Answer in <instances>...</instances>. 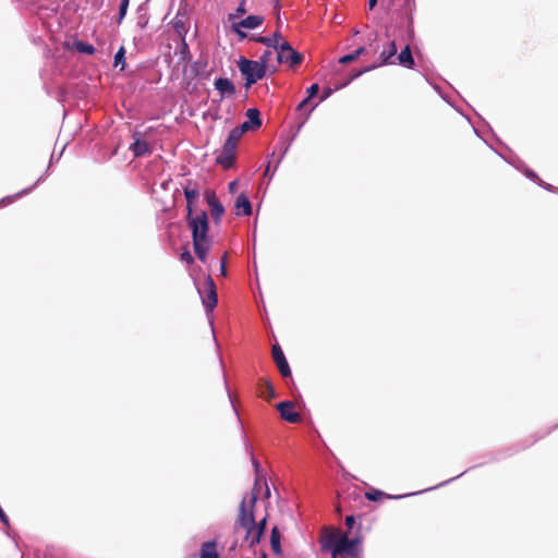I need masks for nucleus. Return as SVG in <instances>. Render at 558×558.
Instances as JSON below:
<instances>
[{
	"mask_svg": "<svg viewBox=\"0 0 558 558\" xmlns=\"http://www.w3.org/2000/svg\"><path fill=\"white\" fill-rule=\"evenodd\" d=\"M355 524V519L353 515H347L345 517V525L349 530H351Z\"/></svg>",
	"mask_w": 558,
	"mask_h": 558,
	"instance_id": "obj_40",
	"label": "nucleus"
},
{
	"mask_svg": "<svg viewBox=\"0 0 558 558\" xmlns=\"http://www.w3.org/2000/svg\"><path fill=\"white\" fill-rule=\"evenodd\" d=\"M364 52H365V48L364 47H359L357 49L354 50V54H355L356 58H359Z\"/></svg>",
	"mask_w": 558,
	"mask_h": 558,
	"instance_id": "obj_46",
	"label": "nucleus"
},
{
	"mask_svg": "<svg viewBox=\"0 0 558 558\" xmlns=\"http://www.w3.org/2000/svg\"><path fill=\"white\" fill-rule=\"evenodd\" d=\"M384 493L381 490L374 489L373 492H367L365 494L366 498L371 501H378L381 499Z\"/></svg>",
	"mask_w": 558,
	"mask_h": 558,
	"instance_id": "obj_33",
	"label": "nucleus"
},
{
	"mask_svg": "<svg viewBox=\"0 0 558 558\" xmlns=\"http://www.w3.org/2000/svg\"><path fill=\"white\" fill-rule=\"evenodd\" d=\"M464 473H465V472H462V473H460L459 475H457V476H454V477H452V478H449V480H447V481H445V482H442V483H440V484H438V485L434 486L433 488H437V487L444 486V485H446V484L450 483L451 481H453V480H456V478L460 477V476H461V475H463Z\"/></svg>",
	"mask_w": 558,
	"mask_h": 558,
	"instance_id": "obj_45",
	"label": "nucleus"
},
{
	"mask_svg": "<svg viewBox=\"0 0 558 558\" xmlns=\"http://www.w3.org/2000/svg\"><path fill=\"white\" fill-rule=\"evenodd\" d=\"M322 549L330 553L332 558H359L362 539L359 536L349 538L348 533H330L324 537Z\"/></svg>",
	"mask_w": 558,
	"mask_h": 558,
	"instance_id": "obj_2",
	"label": "nucleus"
},
{
	"mask_svg": "<svg viewBox=\"0 0 558 558\" xmlns=\"http://www.w3.org/2000/svg\"><path fill=\"white\" fill-rule=\"evenodd\" d=\"M225 384H226L227 390H229V389H228V386H227V381H226V380H225ZM228 397L231 399V393H230V391H228Z\"/></svg>",
	"mask_w": 558,
	"mask_h": 558,
	"instance_id": "obj_57",
	"label": "nucleus"
},
{
	"mask_svg": "<svg viewBox=\"0 0 558 558\" xmlns=\"http://www.w3.org/2000/svg\"><path fill=\"white\" fill-rule=\"evenodd\" d=\"M304 57L294 50L288 41H283L277 51V61L279 63H288L291 68L301 64Z\"/></svg>",
	"mask_w": 558,
	"mask_h": 558,
	"instance_id": "obj_7",
	"label": "nucleus"
},
{
	"mask_svg": "<svg viewBox=\"0 0 558 558\" xmlns=\"http://www.w3.org/2000/svg\"><path fill=\"white\" fill-rule=\"evenodd\" d=\"M246 117L248 119L247 122H250L254 129H257L262 125L260 112L258 109H248L246 112Z\"/></svg>",
	"mask_w": 558,
	"mask_h": 558,
	"instance_id": "obj_24",
	"label": "nucleus"
},
{
	"mask_svg": "<svg viewBox=\"0 0 558 558\" xmlns=\"http://www.w3.org/2000/svg\"><path fill=\"white\" fill-rule=\"evenodd\" d=\"M209 324H210L211 330H214V322L211 319L209 320ZM213 335L215 336V331H213ZM214 339L216 340L215 337H214Z\"/></svg>",
	"mask_w": 558,
	"mask_h": 558,
	"instance_id": "obj_55",
	"label": "nucleus"
},
{
	"mask_svg": "<svg viewBox=\"0 0 558 558\" xmlns=\"http://www.w3.org/2000/svg\"><path fill=\"white\" fill-rule=\"evenodd\" d=\"M396 64H400L407 69H413L415 65V61L410 48V45H407L398 56H396Z\"/></svg>",
	"mask_w": 558,
	"mask_h": 558,
	"instance_id": "obj_16",
	"label": "nucleus"
},
{
	"mask_svg": "<svg viewBox=\"0 0 558 558\" xmlns=\"http://www.w3.org/2000/svg\"><path fill=\"white\" fill-rule=\"evenodd\" d=\"M136 14H137V22H136L137 26L141 29L146 28V26L148 25V22H149V13H148L147 4L146 3H142L137 8Z\"/></svg>",
	"mask_w": 558,
	"mask_h": 558,
	"instance_id": "obj_21",
	"label": "nucleus"
},
{
	"mask_svg": "<svg viewBox=\"0 0 558 558\" xmlns=\"http://www.w3.org/2000/svg\"><path fill=\"white\" fill-rule=\"evenodd\" d=\"M189 52H190L189 51V46H187V44L185 41V38L183 37L182 38V43H181V48H180V54H181L180 59L181 60H185L186 56L189 54Z\"/></svg>",
	"mask_w": 558,
	"mask_h": 558,
	"instance_id": "obj_36",
	"label": "nucleus"
},
{
	"mask_svg": "<svg viewBox=\"0 0 558 558\" xmlns=\"http://www.w3.org/2000/svg\"><path fill=\"white\" fill-rule=\"evenodd\" d=\"M217 162L223 166L225 168H231L234 162V153L229 154L226 150L221 149L220 155L217 157Z\"/></svg>",
	"mask_w": 558,
	"mask_h": 558,
	"instance_id": "obj_25",
	"label": "nucleus"
},
{
	"mask_svg": "<svg viewBox=\"0 0 558 558\" xmlns=\"http://www.w3.org/2000/svg\"><path fill=\"white\" fill-rule=\"evenodd\" d=\"M41 181H43V177H39V178L37 179V181H36L33 185H31L29 187H26V189L22 190L21 192H19V193H17V194H15L14 196H9V197H7V198H8V199H10V201H13V199H15V198H17V197H21V196H23V195H26V194L31 193V192L35 189V186H36L38 183H40Z\"/></svg>",
	"mask_w": 558,
	"mask_h": 558,
	"instance_id": "obj_29",
	"label": "nucleus"
},
{
	"mask_svg": "<svg viewBox=\"0 0 558 558\" xmlns=\"http://www.w3.org/2000/svg\"><path fill=\"white\" fill-rule=\"evenodd\" d=\"M236 185H238L236 181H232V182H230V183H229V191H230L231 193L235 192V190H236Z\"/></svg>",
	"mask_w": 558,
	"mask_h": 558,
	"instance_id": "obj_47",
	"label": "nucleus"
},
{
	"mask_svg": "<svg viewBox=\"0 0 558 558\" xmlns=\"http://www.w3.org/2000/svg\"><path fill=\"white\" fill-rule=\"evenodd\" d=\"M303 125H304V121L299 124V126L296 128L295 133L290 138H287L284 136H280L279 142L276 145V148H275V150L271 154V158L275 157L278 154V158H277V161H276V165H275V169L278 168V166L280 165V162L284 158L286 154L290 149V146H291L292 142L294 141V137L300 132V130L303 128Z\"/></svg>",
	"mask_w": 558,
	"mask_h": 558,
	"instance_id": "obj_8",
	"label": "nucleus"
},
{
	"mask_svg": "<svg viewBox=\"0 0 558 558\" xmlns=\"http://www.w3.org/2000/svg\"><path fill=\"white\" fill-rule=\"evenodd\" d=\"M74 46H75V49L81 53L94 54L96 51L95 47L92 44H88V43H85L82 40L75 41Z\"/></svg>",
	"mask_w": 558,
	"mask_h": 558,
	"instance_id": "obj_26",
	"label": "nucleus"
},
{
	"mask_svg": "<svg viewBox=\"0 0 558 558\" xmlns=\"http://www.w3.org/2000/svg\"><path fill=\"white\" fill-rule=\"evenodd\" d=\"M242 136V131H239L236 128L232 129L227 137V140L232 141L238 144V141Z\"/></svg>",
	"mask_w": 558,
	"mask_h": 558,
	"instance_id": "obj_34",
	"label": "nucleus"
},
{
	"mask_svg": "<svg viewBox=\"0 0 558 558\" xmlns=\"http://www.w3.org/2000/svg\"><path fill=\"white\" fill-rule=\"evenodd\" d=\"M0 521H1L4 525H7V526H9V525H10L9 518H8V515L5 514V512L3 511V509H2V510H0Z\"/></svg>",
	"mask_w": 558,
	"mask_h": 558,
	"instance_id": "obj_43",
	"label": "nucleus"
},
{
	"mask_svg": "<svg viewBox=\"0 0 558 558\" xmlns=\"http://www.w3.org/2000/svg\"><path fill=\"white\" fill-rule=\"evenodd\" d=\"M310 102V99L308 98H304L296 107V110L298 111H302L305 109V107L308 105Z\"/></svg>",
	"mask_w": 558,
	"mask_h": 558,
	"instance_id": "obj_44",
	"label": "nucleus"
},
{
	"mask_svg": "<svg viewBox=\"0 0 558 558\" xmlns=\"http://www.w3.org/2000/svg\"><path fill=\"white\" fill-rule=\"evenodd\" d=\"M181 259H182V260H185V262H186V263H189V264H190V263H193V260H194V259H193V256L191 255V253H190V252H184V253H182V254H181Z\"/></svg>",
	"mask_w": 558,
	"mask_h": 558,
	"instance_id": "obj_42",
	"label": "nucleus"
},
{
	"mask_svg": "<svg viewBox=\"0 0 558 558\" xmlns=\"http://www.w3.org/2000/svg\"><path fill=\"white\" fill-rule=\"evenodd\" d=\"M267 388H268L270 395L274 396L275 395V390H274L272 386L269 383H267Z\"/></svg>",
	"mask_w": 558,
	"mask_h": 558,
	"instance_id": "obj_52",
	"label": "nucleus"
},
{
	"mask_svg": "<svg viewBox=\"0 0 558 558\" xmlns=\"http://www.w3.org/2000/svg\"><path fill=\"white\" fill-rule=\"evenodd\" d=\"M216 547L217 545L214 541L203 543L199 551V558H219Z\"/></svg>",
	"mask_w": 558,
	"mask_h": 558,
	"instance_id": "obj_20",
	"label": "nucleus"
},
{
	"mask_svg": "<svg viewBox=\"0 0 558 558\" xmlns=\"http://www.w3.org/2000/svg\"><path fill=\"white\" fill-rule=\"evenodd\" d=\"M186 221L192 232L194 252L201 262H205L211 246V241L208 238L207 214L205 210H201L196 215L187 214Z\"/></svg>",
	"mask_w": 558,
	"mask_h": 558,
	"instance_id": "obj_3",
	"label": "nucleus"
},
{
	"mask_svg": "<svg viewBox=\"0 0 558 558\" xmlns=\"http://www.w3.org/2000/svg\"><path fill=\"white\" fill-rule=\"evenodd\" d=\"M271 56H272V51L268 48L263 52V54L259 57V60L257 61V63H263L266 71H267V63H268L269 59L271 58Z\"/></svg>",
	"mask_w": 558,
	"mask_h": 558,
	"instance_id": "obj_32",
	"label": "nucleus"
},
{
	"mask_svg": "<svg viewBox=\"0 0 558 558\" xmlns=\"http://www.w3.org/2000/svg\"><path fill=\"white\" fill-rule=\"evenodd\" d=\"M121 65V70L125 66V50L121 47L114 54V66Z\"/></svg>",
	"mask_w": 558,
	"mask_h": 558,
	"instance_id": "obj_27",
	"label": "nucleus"
},
{
	"mask_svg": "<svg viewBox=\"0 0 558 558\" xmlns=\"http://www.w3.org/2000/svg\"><path fill=\"white\" fill-rule=\"evenodd\" d=\"M275 171H276V169H275L272 172H275ZM269 173H270V162H268V165H267V167H266V170H265V173H264V174H265V175H269ZM272 175H274V173H271V174H270V178H271Z\"/></svg>",
	"mask_w": 558,
	"mask_h": 558,
	"instance_id": "obj_50",
	"label": "nucleus"
},
{
	"mask_svg": "<svg viewBox=\"0 0 558 558\" xmlns=\"http://www.w3.org/2000/svg\"><path fill=\"white\" fill-rule=\"evenodd\" d=\"M281 534H280V531L278 530L277 526H274L271 529V534H270V546H271V549L275 554H280L281 553Z\"/></svg>",
	"mask_w": 558,
	"mask_h": 558,
	"instance_id": "obj_23",
	"label": "nucleus"
},
{
	"mask_svg": "<svg viewBox=\"0 0 558 558\" xmlns=\"http://www.w3.org/2000/svg\"><path fill=\"white\" fill-rule=\"evenodd\" d=\"M281 34L275 32L271 36H253L252 39L256 43L265 45L267 48H272L276 52L279 50L281 44L278 43Z\"/></svg>",
	"mask_w": 558,
	"mask_h": 558,
	"instance_id": "obj_17",
	"label": "nucleus"
},
{
	"mask_svg": "<svg viewBox=\"0 0 558 558\" xmlns=\"http://www.w3.org/2000/svg\"><path fill=\"white\" fill-rule=\"evenodd\" d=\"M377 1L378 0H368V8H369V10H373L376 7Z\"/></svg>",
	"mask_w": 558,
	"mask_h": 558,
	"instance_id": "obj_49",
	"label": "nucleus"
},
{
	"mask_svg": "<svg viewBox=\"0 0 558 558\" xmlns=\"http://www.w3.org/2000/svg\"><path fill=\"white\" fill-rule=\"evenodd\" d=\"M243 433V440H244V448L246 453L251 457V462L254 468L256 478L254 483V488L251 493L246 494L240 504L239 509V519L235 522V533L236 534H243V542L248 547L254 546L257 544L260 539V536L263 535V526H257V523L255 521L254 517V507L257 501L258 497V490H259V471H260V464L258 460L255 458L252 446L247 442V437L244 432Z\"/></svg>",
	"mask_w": 558,
	"mask_h": 558,
	"instance_id": "obj_1",
	"label": "nucleus"
},
{
	"mask_svg": "<svg viewBox=\"0 0 558 558\" xmlns=\"http://www.w3.org/2000/svg\"><path fill=\"white\" fill-rule=\"evenodd\" d=\"M331 93H332V90H331L330 88L324 89L323 94H322V95H320V97H319L318 102H316L315 105H313V106L310 108V110H308V112H307V116H306V119L308 118V116L311 114V112L315 109V107H316L319 102H322V101L326 100V99L331 95Z\"/></svg>",
	"mask_w": 558,
	"mask_h": 558,
	"instance_id": "obj_31",
	"label": "nucleus"
},
{
	"mask_svg": "<svg viewBox=\"0 0 558 558\" xmlns=\"http://www.w3.org/2000/svg\"><path fill=\"white\" fill-rule=\"evenodd\" d=\"M220 274L221 276L226 277L227 276V267L225 264H220Z\"/></svg>",
	"mask_w": 558,
	"mask_h": 558,
	"instance_id": "obj_48",
	"label": "nucleus"
},
{
	"mask_svg": "<svg viewBox=\"0 0 558 558\" xmlns=\"http://www.w3.org/2000/svg\"><path fill=\"white\" fill-rule=\"evenodd\" d=\"M355 59H356V57H355L354 51H353L351 53L342 56L339 59V63L347 64V63H350V62L354 61Z\"/></svg>",
	"mask_w": 558,
	"mask_h": 558,
	"instance_id": "obj_38",
	"label": "nucleus"
},
{
	"mask_svg": "<svg viewBox=\"0 0 558 558\" xmlns=\"http://www.w3.org/2000/svg\"><path fill=\"white\" fill-rule=\"evenodd\" d=\"M430 489H434V488L433 487L427 488V490H430ZM424 492H426V489H424ZM420 494H423V490H420Z\"/></svg>",
	"mask_w": 558,
	"mask_h": 558,
	"instance_id": "obj_59",
	"label": "nucleus"
},
{
	"mask_svg": "<svg viewBox=\"0 0 558 558\" xmlns=\"http://www.w3.org/2000/svg\"><path fill=\"white\" fill-rule=\"evenodd\" d=\"M205 199L210 208V214L215 225H219L225 214V206L220 203L214 191H206Z\"/></svg>",
	"mask_w": 558,
	"mask_h": 558,
	"instance_id": "obj_10",
	"label": "nucleus"
},
{
	"mask_svg": "<svg viewBox=\"0 0 558 558\" xmlns=\"http://www.w3.org/2000/svg\"><path fill=\"white\" fill-rule=\"evenodd\" d=\"M264 482H266V480ZM265 486H266L265 495L268 498L270 496V490H269V487L267 486V483H265Z\"/></svg>",
	"mask_w": 558,
	"mask_h": 558,
	"instance_id": "obj_54",
	"label": "nucleus"
},
{
	"mask_svg": "<svg viewBox=\"0 0 558 558\" xmlns=\"http://www.w3.org/2000/svg\"><path fill=\"white\" fill-rule=\"evenodd\" d=\"M191 181H189V184L186 186L183 187V193H184V196H185V199H186V210H187V214H192L193 213V205H194V202L198 198L199 196V191L198 189L196 187H191Z\"/></svg>",
	"mask_w": 558,
	"mask_h": 558,
	"instance_id": "obj_18",
	"label": "nucleus"
},
{
	"mask_svg": "<svg viewBox=\"0 0 558 558\" xmlns=\"http://www.w3.org/2000/svg\"><path fill=\"white\" fill-rule=\"evenodd\" d=\"M277 410L280 413L282 420L289 423H298L301 420V415L294 411V403L292 401H282L277 404Z\"/></svg>",
	"mask_w": 558,
	"mask_h": 558,
	"instance_id": "obj_13",
	"label": "nucleus"
},
{
	"mask_svg": "<svg viewBox=\"0 0 558 558\" xmlns=\"http://www.w3.org/2000/svg\"><path fill=\"white\" fill-rule=\"evenodd\" d=\"M236 145H238L236 143L226 140V142L222 146V149L226 150V153L230 155L231 153L235 151Z\"/></svg>",
	"mask_w": 558,
	"mask_h": 558,
	"instance_id": "obj_35",
	"label": "nucleus"
},
{
	"mask_svg": "<svg viewBox=\"0 0 558 558\" xmlns=\"http://www.w3.org/2000/svg\"><path fill=\"white\" fill-rule=\"evenodd\" d=\"M238 66L244 77L245 88H250L252 85L262 80L266 74V70L263 63H257V61L250 60L244 57L239 59Z\"/></svg>",
	"mask_w": 558,
	"mask_h": 558,
	"instance_id": "obj_4",
	"label": "nucleus"
},
{
	"mask_svg": "<svg viewBox=\"0 0 558 558\" xmlns=\"http://www.w3.org/2000/svg\"><path fill=\"white\" fill-rule=\"evenodd\" d=\"M415 10V1L414 0H404L402 5V11L407 15V34L409 38L414 36V27H413V12Z\"/></svg>",
	"mask_w": 558,
	"mask_h": 558,
	"instance_id": "obj_15",
	"label": "nucleus"
},
{
	"mask_svg": "<svg viewBox=\"0 0 558 558\" xmlns=\"http://www.w3.org/2000/svg\"><path fill=\"white\" fill-rule=\"evenodd\" d=\"M277 3L279 2V0H275Z\"/></svg>",
	"mask_w": 558,
	"mask_h": 558,
	"instance_id": "obj_60",
	"label": "nucleus"
},
{
	"mask_svg": "<svg viewBox=\"0 0 558 558\" xmlns=\"http://www.w3.org/2000/svg\"><path fill=\"white\" fill-rule=\"evenodd\" d=\"M235 208L238 210L242 209V214L245 216H250L252 214V204L250 198L243 193L236 197Z\"/></svg>",
	"mask_w": 558,
	"mask_h": 558,
	"instance_id": "obj_22",
	"label": "nucleus"
},
{
	"mask_svg": "<svg viewBox=\"0 0 558 558\" xmlns=\"http://www.w3.org/2000/svg\"><path fill=\"white\" fill-rule=\"evenodd\" d=\"M509 163L512 165L513 167H515L518 170L524 172L525 177L529 178L530 180H532L533 182L537 183L539 186H543L544 189H546L547 191H551L553 190V185L548 184V183H544L539 177L537 175L536 172H534L533 170L529 169L525 163L520 159V158H514L512 160H509Z\"/></svg>",
	"mask_w": 558,
	"mask_h": 558,
	"instance_id": "obj_12",
	"label": "nucleus"
},
{
	"mask_svg": "<svg viewBox=\"0 0 558 558\" xmlns=\"http://www.w3.org/2000/svg\"><path fill=\"white\" fill-rule=\"evenodd\" d=\"M412 495H415V493H412V494H405V495H400V496H389V498L400 499V498L408 497V496H412Z\"/></svg>",
	"mask_w": 558,
	"mask_h": 558,
	"instance_id": "obj_51",
	"label": "nucleus"
},
{
	"mask_svg": "<svg viewBox=\"0 0 558 558\" xmlns=\"http://www.w3.org/2000/svg\"><path fill=\"white\" fill-rule=\"evenodd\" d=\"M226 260H227V255L225 254L221 258V264H225L226 265Z\"/></svg>",
	"mask_w": 558,
	"mask_h": 558,
	"instance_id": "obj_56",
	"label": "nucleus"
},
{
	"mask_svg": "<svg viewBox=\"0 0 558 558\" xmlns=\"http://www.w3.org/2000/svg\"><path fill=\"white\" fill-rule=\"evenodd\" d=\"M129 3H130V0H121L120 7H119L118 19H117L118 24H121L122 21L124 20L126 12H128Z\"/></svg>",
	"mask_w": 558,
	"mask_h": 558,
	"instance_id": "obj_28",
	"label": "nucleus"
},
{
	"mask_svg": "<svg viewBox=\"0 0 558 558\" xmlns=\"http://www.w3.org/2000/svg\"><path fill=\"white\" fill-rule=\"evenodd\" d=\"M130 150L135 157H142L150 154L149 144L146 141L140 138H137L133 144H131Z\"/></svg>",
	"mask_w": 558,
	"mask_h": 558,
	"instance_id": "obj_19",
	"label": "nucleus"
},
{
	"mask_svg": "<svg viewBox=\"0 0 558 558\" xmlns=\"http://www.w3.org/2000/svg\"><path fill=\"white\" fill-rule=\"evenodd\" d=\"M318 90H319L318 84L317 83L312 84L306 90V93H307L306 98H308L311 100L314 96L317 95Z\"/></svg>",
	"mask_w": 558,
	"mask_h": 558,
	"instance_id": "obj_37",
	"label": "nucleus"
},
{
	"mask_svg": "<svg viewBox=\"0 0 558 558\" xmlns=\"http://www.w3.org/2000/svg\"><path fill=\"white\" fill-rule=\"evenodd\" d=\"M214 85L220 93L221 98L230 97L235 94V86L228 77L216 78Z\"/></svg>",
	"mask_w": 558,
	"mask_h": 558,
	"instance_id": "obj_14",
	"label": "nucleus"
},
{
	"mask_svg": "<svg viewBox=\"0 0 558 558\" xmlns=\"http://www.w3.org/2000/svg\"><path fill=\"white\" fill-rule=\"evenodd\" d=\"M264 23L263 15H248L242 19L240 22L232 24L234 32L240 38H245L246 34L241 28L254 29Z\"/></svg>",
	"mask_w": 558,
	"mask_h": 558,
	"instance_id": "obj_9",
	"label": "nucleus"
},
{
	"mask_svg": "<svg viewBox=\"0 0 558 558\" xmlns=\"http://www.w3.org/2000/svg\"><path fill=\"white\" fill-rule=\"evenodd\" d=\"M173 27L179 32L181 33V31H184V23L182 20H179L178 17H175L173 20Z\"/></svg>",
	"mask_w": 558,
	"mask_h": 558,
	"instance_id": "obj_39",
	"label": "nucleus"
},
{
	"mask_svg": "<svg viewBox=\"0 0 558 558\" xmlns=\"http://www.w3.org/2000/svg\"><path fill=\"white\" fill-rule=\"evenodd\" d=\"M515 157H510L509 159H507V157H504V160H507L509 162V160H512L514 159Z\"/></svg>",
	"mask_w": 558,
	"mask_h": 558,
	"instance_id": "obj_58",
	"label": "nucleus"
},
{
	"mask_svg": "<svg viewBox=\"0 0 558 558\" xmlns=\"http://www.w3.org/2000/svg\"><path fill=\"white\" fill-rule=\"evenodd\" d=\"M397 52H398L397 44L395 40H391L388 44L387 48H385L380 52L381 61L378 64H372V65H368V66H365V68L359 70L356 73L353 74L352 78H356V77L361 76L362 74L376 69L379 65L396 64Z\"/></svg>",
	"mask_w": 558,
	"mask_h": 558,
	"instance_id": "obj_6",
	"label": "nucleus"
},
{
	"mask_svg": "<svg viewBox=\"0 0 558 558\" xmlns=\"http://www.w3.org/2000/svg\"><path fill=\"white\" fill-rule=\"evenodd\" d=\"M197 291L206 313H211L218 303V295L214 279L210 276H207L204 280L203 288L197 287Z\"/></svg>",
	"mask_w": 558,
	"mask_h": 558,
	"instance_id": "obj_5",
	"label": "nucleus"
},
{
	"mask_svg": "<svg viewBox=\"0 0 558 558\" xmlns=\"http://www.w3.org/2000/svg\"><path fill=\"white\" fill-rule=\"evenodd\" d=\"M272 359L276 363V366L278 367L279 373L282 377H290L291 376V368L289 366V363L284 356V353L281 349V347L276 343L272 345Z\"/></svg>",
	"mask_w": 558,
	"mask_h": 558,
	"instance_id": "obj_11",
	"label": "nucleus"
},
{
	"mask_svg": "<svg viewBox=\"0 0 558 558\" xmlns=\"http://www.w3.org/2000/svg\"><path fill=\"white\" fill-rule=\"evenodd\" d=\"M252 126V124L247 121L243 122L240 126H236L239 131H242V134L246 131H248Z\"/></svg>",
	"mask_w": 558,
	"mask_h": 558,
	"instance_id": "obj_41",
	"label": "nucleus"
},
{
	"mask_svg": "<svg viewBox=\"0 0 558 558\" xmlns=\"http://www.w3.org/2000/svg\"><path fill=\"white\" fill-rule=\"evenodd\" d=\"M245 3H246V1H245V0H242V1L239 3V5H238V8H236V10H235V13L230 14L229 19H230V20H234V19H238V17H240L241 15L245 14V12H246Z\"/></svg>",
	"mask_w": 558,
	"mask_h": 558,
	"instance_id": "obj_30",
	"label": "nucleus"
},
{
	"mask_svg": "<svg viewBox=\"0 0 558 558\" xmlns=\"http://www.w3.org/2000/svg\"><path fill=\"white\" fill-rule=\"evenodd\" d=\"M265 524H266V518H264L258 524L257 526H263V531L265 530Z\"/></svg>",
	"mask_w": 558,
	"mask_h": 558,
	"instance_id": "obj_53",
	"label": "nucleus"
}]
</instances>
